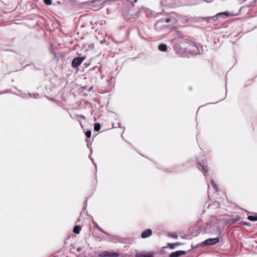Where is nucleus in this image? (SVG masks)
Segmentation results:
<instances>
[{"label": "nucleus", "mask_w": 257, "mask_h": 257, "mask_svg": "<svg viewBox=\"0 0 257 257\" xmlns=\"http://www.w3.org/2000/svg\"><path fill=\"white\" fill-rule=\"evenodd\" d=\"M230 16L229 14L227 12H223V13H220L217 14L216 15L213 17H207V18H203V19H205L208 20V21H209L210 20H212L214 21H215L218 20V19L220 17H224L225 16L226 17H228Z\"/></svg>", "instance_id": "nucleus-1"}, {"label": "nucleus", "mask_w": 257, "mask_h": 257, "mask_svg": "<svg viewBox=\"0 0 257 257\" xmlns=\"http://www.w3.org/2000/svg\"><path fill=\"white\" fill-rule=\"evenodd\" d=\"M219 242V239L218 237L214 238H208L202 242V244L204 245H214Z\"/></svg>", "instance_id": "nucleus-2"}, {"label": "nucleus", "mask_w": 257, "mask_h": 257, "mask_svg": "<svg viewBox=\"0 0 257 257\" xmlns=\"http://www.w3.org/2000/svg\"><path fill=\"white\" fill-rule=\"evenodd\" d=\"M84 58L83 57H76L73 59L72 61L71 65L74 68L78 67L82 63Z\"/></svg>", "instance_id": "nucleus-3"}, {"label": "nucleus", "mask_w": 257, "mask_h": 257, "mask_svg": "<svg viewBox=\"0 0 257 257\" xmlns=\"http://www.w3.org/2000/svg\"><path fill=\"white\" fill-rule=\"evenodd\" d=\"M186 254L185 251L183 250H178L176 251L175 252H172L170 255L169 257H179V256L181 255H185Z\"/></svg>", "instance_id": "nucleus-4"}, {"label": "nucleus", "mask_w": 257, "mask_h": 257, "mask_svg": "<svg viewBox=\"0 0 257 257\" xmlns=\"http://www.w3.org/2000/svg\"><path fill=\"white\" fill-rule=\"evenodd\" d=\"M152 234V231L150 229H148L145 231H144L141 233V237L143 238H147L151 236Z\"/></svg>", "instance_id": "nucleus-5"}, {"label": "nucleus", "mask_w": 257, "mask_h": 257, "mask_svg": "<svg viewBox=\"0 0 257 257\" xmlns=\"http://www.w3.org/2000/svg\"><path fill=\"white\" fill-rule=\"evenodd\" d=\"M136 257H153V253H145V252H137L135 254Z\"/></svg>", "instance_id": "nucleus-6"}, {"label": "nucleus", "mask_w": 257, "mask_h": 257, "mask_svg": "<svg viewBox=\"0 0 257 257\" xmlns=\"http://www.w3.org/2000/svg\"><path fill=\"white\" fill-rule=\"evenodd\" d=\"M198 168L203 172L204 175L205 176V174L207 173V166L204 164V163H203V164H199Z\"/></svg>", "instance_id": "nucleus-7"}, {"label": "nucleus", "mask_w": 257, "mask_h": 257, "mask_svg": "<svg viewBox=\"0 0 257 257\" xmlns=\"http://www.w3.org/2000/svg\"><path fill=\"white\" fill-rule=\"evenodd\" d=\"M104 255L108 256V257H118L119 256V254L117 253L114 252H108Z\"/></svg>", "instance_id": "nucleus-8"}, {"label": "nucleus", "mask_w": 257, "mask_h": 257, "mask_svg": "<svg viewBox=\"0 0 257 257\" xmlns=\"http://www.w3.org/2000/svg\"><path fill=\"white\" fill-rule=\"evenodd\" d=\"M159 49L161 51L165 52L167 51V47L165 44H160L159 46Z\"/></svg>", "instance_id": "nucleus-9"}, {"label": "nucleus", "mask_w": 257, "mask_h": 257, "mask_svg": "<svg viewBox=\"0 0 257 257\" xmlns=\"http://www.w3.org/2000/svg\"><path fill=\"white\" fill-rule=\"evenodd\" d=\"M81 230V228L78 225H76L73 229V232L75 233L79 234Z\"/></svg>", "instance_id": "nucleus-10"}, {"label": "nucleus", "mask_w": 257, "mask_h": 257, "mask_svg": "<svg viewBox=\"0 0 257 257\" xmlns=\"http://www.w3.org/2000/svg\"><path fill=\"white\" fill-rule=\"evenodd\" d=\"M94 131H96V132H98L100 130V125L99 123H96L94 124Z\"/></svg>", "instance_id": "nucleus-11"}, {"label": "nucleus", "mask_w": 257, "mask_h": 257, "mask_svg": "<svg viewBox=\"0 0 257 257\" xmlns=\"http://www.w3.org/2000/svg\"><path fill=\"white\" fill-rule=\"evenodd\" d=\"M247 218L250 221H257V217H256V216L249 215L247 217Z\"/></svg>", "instance_id": "nucleus-12"}, {"label": "nucleus", "mask_w": 257, "mask_h": 257, "mask_svg": "<svg viewBox=\"0 0 257 257\" xmlns=\"http://www.w3.org/2000/svg\"><path fill=\"white\" fill-rule=\"evenodd\" d=\"M44 3L47 6L51 5L52 4L51 0H44Z\"/></svg>", "instance_id": "nucleus-13"}, {"label": "nucleus", "mask_w": 257, "mask_h": 257, "mask_svg": "<svg viewBox=\"0 0 257 257\" xmlns=\"http://www.w3.org/2000/svg\"><path fill=\"white\" fill-rule=\"evenodd\" d=\"M211 183L213 187L215 189V190L217 191V187H216V185L215 184L214 181L211 180Z\"/></svg>", "instance_id": "nucleus-14"}, {"label": "nucleus", "mask_w": 257, "mask_h": 257, "mask_svg": "<svg viewBox=\"0 0 257 257\" xmlns=\"http://www.w3.org/2000/svg\"><path fill=\"white\" fill-rule=\"evenodd\" d=\"M85 135L87 138H89L91 135V132L90 131H87L85 133Z\"/></svg>", "instance_id": "nucleus-15"}, {"label": "nucleus", "mask_w": 257, "mask_h": 257, "mask_svg": "<svg viewBox=\"0 0 257 257\" xmlns=\"http://www.w3.org/2000/svg\"><path fill=\"white\" fill-rule=\"evenodd\" d=\"M168 245L170 247V248L173 249L174 248L175 246V243H168Z\"/></svg>", "instance_id": "nucleus-16"}, {"label": "nucleus", "mask_w": 257, "mask_h": 257, "mask_svg": "<svg viewBox=\"0 0 257 257\" xmlns=\"http://www.w3.org/2000/svg\"><path fill=\"white\" fill-rule=\"evenodd\" d=\"M165 22L166 23H170L171 22V19H165Z\"/></svg>", "instance_id": "nucleus-17"}, {"label": "nucleus", "mask_w": 257, "mask_h": 257, "mask_svg": "<svg viewBox=\"0 0 257 257\" xmlns=\"http://www.w3.org/2000/svg\"><path fill=\"white\" fill-rule=\"evenodd\" d=\"M102 0H94L93 1H91L90 3H95L96 2H101Z\"/></svg>", "instance_id": "nucleus-18"}, {"label": "nucleus", "mask_w": 257, "mask_h": 257, "mask_svg": "<svg viewBox=\"0 0 257 257\" xmlns=\"http://www.w3.org/2000/svg\"><path fill=\"white\" fill-rule=\"evenodd\" d=\"M130 4H131V6L132 8L134 7L135 5H134V3L132 1L130 3Z\"/></svg>", "instance_id": "nucleus-19"}, {"label": "nucleus", "mask_w": 257, "mask_h": 257, "mask_svg": "<svg viewBox=\"0 0 257 257\" xmlns=\"http://www.w3.org/2000/svg\"><path fill=\"white\" fill-rule=\"evenodd\" d=\"M98 229V230H99L101 232H104V231L101 228L99 227Z\"/></svg>", "instance_id": "nucleus-20"}, {"label": "nucleus", "mask_w": 257, "mask_h": 257, "mask_svg": "<svg viewBox=\"0 0 257 257\" xmlns=\"http://www.w3.org/2000/svg\"><path fill=\"white\" fill-rule=\"evenodd\" d=\"M175 243V246L176 245H179L180 244L179 242H176Z\"/></svg>", "instance_id": "nucleus-21"}, {"label": "nucleus", "mask_w": 257, "mask_h": 257, "mask_svg": "<svg viewBox=\"0 0 257 257\" xmlns=\"http://www.w3.org/2000/svg\"><path fill=\"white\" fill-rule=\"evenodd\" d=\"M126 1L130 3L132 1V0H126Z\"/></svg>", "instance_id": "nucleus-22"}, {"label": "nucleus", "mask_w": 257, "mask_h": 257, "mask_svg": "<svg viewBox=\"0 0 257 257\" xmlns=\"http://www.w3.org/2000/svg\"><path fill=\"white\" fill-rule=\"evenodd\" d=\"M80 249H80V248H77V250L78 251H80Z\"/></svg>", "instance_id": "nucleus-23"}, {"label": "nucleus", "mask_w": 257, "mask_h": 257, "mask_svg": "<svg viewBox=\"0 0 257 257\" xmlns=\"http://www.w3.org/2000/svg\"><path fill=\"white\" fill-rule=\"evenodd\" d=\"M137 1H138V0H134V2H135V3H137Z\"/></svg>", "instance_id": "nucleus-24"}]
</instances>
